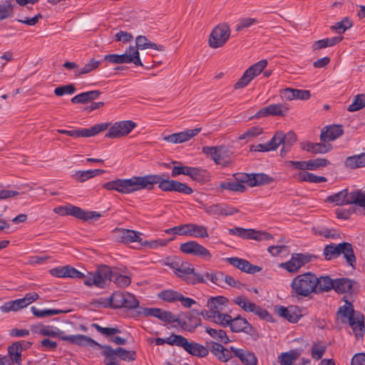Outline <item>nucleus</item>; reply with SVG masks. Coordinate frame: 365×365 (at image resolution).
<instances>
[{
    "label": "nucleus",
    "mask_w": 365,
    "mask_h": 365,
    "mask_svg": "<svg viewBox=\"0 0 365 365\" xmlns=\"http://www.w3.org/2000/svg\"><path fill=\"white\" fill-rule=\"evenodd\" d=\"M343 39V36H335L333 38H327L316 41L313 44L314 50H319L327 47L333 46L339 43Z\"/></svg>",
    "instance_id": "43"
},
{
    "label": "nucleus",
    "mask_w": 365,
    "mask_h": 365,
    "mask_svg": "<svg viewBox=\"0 0 365 365\" xmlns=\"http://www.w3.org/2000/svg\"><path fill=\"white\" fill-rule=\"evenodd\" d=\"M104 60L111 63L121 64L133 63L135 66H143V63L140 58L139 51L134 46L129 48L123 54H108L104 56Z\"/></svg>",
    "instance_id": "10"
},
{
    "label": "nucleus",
    "mask_w": 365,
    "mask_h": 365,
    "mask_svg": "<svg viewBox=\"0 0 365 365\" xmlns=\"http://www.w3.org/2000/svg\"><path fill=\"white\" fill-rule=\"evenodd\" d=\"M317 294L322 292H328L331 289H334V280L331 279L329 276L325 277H317Z\"/></svg>",
    "instance_id": "40"
},
{
    "label": "nucleus",
    "mask_w": 365,
    "mask_h": 365,
    "mask_svg": "<svg viewBox=\"0 0 365 365\" xmlns=\"http://www.w3.org/2000/svg\"><path fill=\"white\" fill-rule=\"evenodd\" d=\"M189 177L198 182H205L209 180V173L200 168H190Z\"/></svg>",
    "instance_id": "41"
},
{
    "label": "nucleus",
    "mask_w": 365,
    "mask_h": 365,
    "mask_svg": "<svg viewBox=\"0 0 365 365\" xmlns=\"http://www.w3.org/2000/svg\"><path fill=\"white\" fill-rule=\"evenodd\" d=\"M64 341L78 344L79 346H98L102 349L101 354L104 356V363L106 365H120L119 359L133 361L135 359L136 351L126 350L122 347L113 349L109 345H102L89 336L83 334L63 337Z\"/></svg>",
    "instance_id": "2"
},
{
    "label": "nucleus",
    "mask_w": 365,
    "mask_h": 365,
    "mask_svg": "<svg viewBox=\"0 0 365 365\" xmlns=\"http://www.w3.org/2000/svg\"><path fill=\"white\" fill-rule=\"evenodd\" d=\"M227 261L233 267L239 269L243 272L248 274H253L260 272L262 269L261 267L252 264L247 260L237 257H228L227 258Z\"/></svg>",
    "instance_id": "21"
},
{
    "label": "nucleus",
    "mask_w": 365,
    "mask_h": 365,
    "mask_svg": "<svg viewBox=\"0 0 365 365\" xmlns=\"http://www.w3.org/2000/svg\"><path fill=\"white\" fill-rule=\"evenodd\" d=\"M233 302L240 306L244 311L247 312H253L257 308V304L250 302L247 299L241 296L237 297L233 299Z\"/></svg>",
    "instance_id": "53"
},
{
    "label": "nucleus",
    "mask_w": 365,
    "mask_h": 365,
    "mask_svg": "<svg viewBox=\"0 0 365 365\" xmlns=\"http://www.w3.org/2000/svg\"><path fill=\"white\" fill-rule=\"evenodd\" d=\"M101 94V92L98 90L83 92L73 97L71 101L75 104L87 103L98 98Z\"/></svg>",
    "instance_id": "31"
},
{
    "label": "nucleus",
    "mask_w": 365,
    "mask_h": 365,
    "mask_svg": "<svg viewBox=\"0 0 365 365\" xmlns=\"http://www.w3.org/2000/svg\"><path fill=\"white\" fill-rule=\"evenodd\" d=\"M317 276L312 272H306L295 277L291 282V293L297 297H309L311 294H317Z\"/></svg>",
    "instance_id": "6"
},
{
    "label": "nucleus",
    "mask_w": 365,
    "mask_h": 365,
    "mask_svg": "<svg viewBox=\"0 0 365 365\" xmlns=\"http://www.w3.org/2000/svg\"><path fill=\"white\" fill-rule=\"evenodd\" d=\"M101 62L98 61H96L94 58H92L89 63L86 64L84 67L81 69H77L75 71V76H80L81 75L87 74L94 71L100 66Z\"/></svg>",
    "instance_id": "58"
},
{
    "label": "nucleus",
    "mask_w": 365,
    "mask_h": 365,
    "mask_svg": "<svg viewBox=\"0 0 365 365\" xmlns=\"http://www.w3.org/2000/svg\"><path fill=\"white\" fill-rule=\"evenodd\" d=\"M105 170L101 169L78 170L72 176L78 182H83L96 175L103 174Z\"/></svg>",
    "instance_id": "33"
},
{
    "label": "nucleus",
    "mask_w": 365,
    "mask_h": 365,
    "mask_svg": "<svg viewBox=\"0 0 365 365\" xmlns=\"http://www.w3.org/2000/svg\"><path fill=\"white\" fill-rule=\"evenodd\" d=\"M228 302V299L223 296L210 297L207 302V309L202 311L201 315L206 320L226 327L230 320V315L223 312L227 307Z\"/></svg>",
    "instance_id": "3"
},
{
    "label": "nucleus",
    "mask_w": 365,
    "mask_h": 365,
    "mask_svg": "<svg viewBox=\"0 0 365 365\" xmlns=\"http://www.w3.org/2000/svg\"><path fill=\"white\" fill-rule=\"evenodd\" d=\"M180 250L182 253L200 257L205 260H210L212 257L210 251L196 241H188L182 243L180 245Z\"/></svg>",
    "instance_id": "17"
},
{
    "label": "nucleus",
    "mask_w": 365,
    "mask_h": 365,
    "mask_svg": "<svg viewBox=\"0 0 365 365\" xmlns=\"http://www.w3.org/2000/svg\"><path fill=\"white\" fill-rule=\"evenodd\" d=\"M282 96L288 101L294 99L308 100L311 97L309 91L287 88L282 91Z\"/></svg>",
    "instance_id": "29"
},
{
    "label": "nucleus",
    "mask_w": 365,
    "mask_h": 365,
    "mask_svg": "<svg viewBox=\"0 0 365 365\" xmlns=\"http://www.w3.org/2000/svg\"><path fill=\"white\" fill-rule=\"evenodd\" d=\"M365 107V94L356 95L353 102L348 107V110L350 112L357 111Z\"/></svg>",
    "instance_id": "59"
},
{
    "label": "nucleus",
    "mask_w": 365,
    "mask_h": 365,
    "mask_svg": "<svg viewBox=\"0 0 365 365\" xmlns=\"http://www.w3.org/2000/svg\"><path fill=\"white\" fill-rule=\"evenodd\" d=\"M342 254L347 264L352 267L356 264V257L354 254L353 247L349 242H342L337 245L331 243L325 246L323 255L327 260L336 259Z\"/></svg>",
    "instance_id": "8"
},
{
    "label": "nucleus",
    "mask_w": 365,
    "mask_h": 365,
    "mask_svg": "<svg viewBox=\"0 0 365 365\" xmlns=\"http://www.w3.org/2000/svg\"><path fill=\"white\" fill-rule=\"evenodd\" d=\"M31 312L34 316L38 318H43L49 316L56 315L62 313H65L66 312L61 309H39L36 307H31Z\"/></svg>",
    "instance_id": "50"
},
{
    "label": "nucleus",
    "mask_w": 365,
    "mask_h": 365,
    "mask_svg": "<svg viewBox=\"0 0 365 365\" xmlns=\"http://www.w3.org/2000/svg\"><path fill=\"white\" fill-rule=\"evenodd\" d=\"M202 153L210 158L217 165L229 166L233 162L232 153L225 146H205Z\"/></svg>",
    "instance_id": "9"
},
{
    "label": "nucleus",
    "mask_w": 365,
    "mask_h": 365,
    "mask_svg": "<svg viewBox=\"0 0 365 365\" xmlns=\"http://www.w3.org/2000/svg\"><path fill=\"white\" fill-rule=\"evenodd\" d=\"M200 130L201 128L187 130L182 132L167 135L164 137V140L171 143H182L190 140L192 138L197 135Z\"/></svg>",
    "instance_id": "23"
},
{
    "label": "nucleus",
    "mask_w": 365,
    "mask_h": 365,
    "mask_svg": "<svg viewBox=\"0 0 365 365\" xmlns=\"http://www.w3.org/2000/svg\"><path fill=\"white\" fill-rule=\"evenodd\" d=\"M230 235H237L243 239L255 240L259 239L257 236V231L252 229H245L242 227H235L229 230Z\"/></svg>",
    "instance_id": "32"
},
{
    "label": "nucleus",
    "mask_w": 365,
    "mask_h": 365,
    "mask_svg": "<svg viewBox=\"0 0 365 365\" xmlns=\"http://www.w3.org/2000/svg\"><path fill=\"white\" fill-rule=\"evenodd\" d=\"M230 36V29L227 24H221L214 28L210 34L209 45L212 48L223 46Z\"/></svg>",
    "instance_id": "13"
},
{
    "label": "nucleus",
    "mask_w": 365,
    "mask_h": 365,
    "mask_svg": "<svg viewBox=\"0 0 365 365\" xmlns=\"http://www.w3.org/2000/svg\"><path fill=\"white\" fill-rule=\"evenodd\" d=\"M15 4L12 0H5L0 4V21L12 18L14 14Z\"/></svg>",
    "instance_id": "35"
},
{
    "label": "nucleus",
    "mask_w": 365,
    "mask_h": 365,
    "mask_svg": "<svg viewBox=\"0 0 365 365\" xmlns=\"http://www.w3.org/2000/svg\"><path fill=\"white\" fill-rule=\"evenodd\" d=\"M26 307L22 299H18L9 301L1 307V311L3 313H8L9 312H17Z\"/></svg>",
    "instance_id": "45"
},
{
    "label": "nucleus",
    "mask_w": 365,
    "mask_h": 365,
    "mask_svg": "<svg viewBox=\"0 0 365 365\" xmlns=\"http://www.w3.org/2000/svg\"><path fill=\"white\" fill-rule=\"evenodd\" d=\"M353 286V281L348 278H339L334 279V289L337 293L349 292Z\"/></svg>",
    "instance_id": "42"
},
{
    "label": "nucleus",
    "mask_w": 365,
    "mask_h": 365,
    "mask_svg": "<svg viewBox=\"0 0 365 365\" xmlns=\"http://www.w3.org/2000/svg\"><path fill=\"white\" fill-rule=\"evenodd\" d=\"M299 356L300 352L298 350H291L287 352L282 353L278 356V362L281 365H292Z\"/></svg>",
    "instance_id": "39"
},
{
    "label": "nucleus",
    "mask_w": 365,
    "mask_h": 365,
    "mask_svg": "<svg viewBox=\"0 0 365 365\" xmlns=\"http://www.w3.org/2000/svg\"><path fill=\"white\" fill-rule=\"evenodd\" d=\"M205 277L213 284L224 287L225 274L222 272H206Z\"/></svg>",
    "instance_id": "57"
},
{
    "label": "nucleus",
    "mask_w": 365,
    "mask_h": 365,
    "mask_svg": "<svg viewBox=\"0 0 365 365\" xmlns=\"http://www.w3.org/2000/svg\"><path fill=\"white\" fill-rule=\"evenodd\" d=\"M236 357L245 365H257V360L255 355L247 350L236 351Z\"/></svg>",
    "instance_id": "44"
},
{
    "label": "nucleus",
    "mask_w": 365,
    "mask_h": 365,
    "mask_svg": "<svg viewBox=\"0 0 365 365\" xmlns=\"http://www.w3.org/2000/svg\"><path fill=\"white\" fill-rule=\"evenodd\" d=\"M113 277V273L110 267L101 264L94 272H88L87 274H85L83 283L88 287L103 289L109 286Z\"/></svg>",
    "instance_id": "7"
},
{
    "label": "nucleus",
    "mask_w": 365,
    "mask_h": 365,
    "mask_svg": "<svg viewBox=\"0 0 365 365\" xmlns=\"http://www.w3.org/2000/svg\"><path fill=\"white\" fill-rule=\"evenodd\" d=\"M343 133L344 130L341 125H332L322 131L320 140L323 143L332 141L341 136Z\"/></svg>",
    "instance_id": "28"
},
{
    "label": "nucleus",
    "mask_w": 365,
    "mask_h": 365,
    "mask_svg": "<svg viewBox=\"0 0 365 365\" xmlns=\"http://www.w3.org/2000/svg\"><path fill=\"white\" fill-rule=\"evenodd\" d=\"M207 347L220 361L226 362L232 358V354L229 349L225 348L220 343L215 341L207 342Z\"/></svg>",
    "instance_id": "25"
},
{
    "label": "nucleus",
    "mask_w": 365,
    "mask_h": 365,
    "mask_svg": "<svg viewBox=\"0 0 365 365\" xmlns=\"http://www.w3.org/2000/svg\"><path fill=\"white\" fill-rule=\"evenodd\" d=\"M172 163L178 164L172 169L171 176L175 178L179 175H185L189 176V173L191 167L183 165L180 162L173 161Z\"/></svg>",
    "instance_id": "62"
},
{
    "label": "nucleus",
    "mask_w": 365,
    "mask_h": 365,
    "mask_svg": "<svg viewBox=\"0 0 365 365\" xmlns=\"http://www.w3.org/2000/svg\"><path fill=\"white\" fill-rule=\"evenodd\" d=\"M277 314L292 323H296L300 318L299 310L296 307H284L283 306H275Z\"/></svg>",
    "instance_id": "27"
},
{
    "label": "nucleus",
    "mask_w": 365,
    "mask_h": 365,
    "mask_svg": "<svg viewBox=\"0 0 365 365\" xmlns=\"http://www.w3.org/2000/svg\"><path fill=\"white\" fill-rule=\"evenodd\" d=\"M327 351V346L324 342H314L311 349V356L315 360H319L322 358Z\"/></svg>",
    "instance_id": "54"
},
{
    "label": "nucleus",
    "mask_w": 365,
    "mask_h": 365,
    "mask_svg": "<svg viewBox=\"0 0 365 365\" xmlns=\"http://www.w3.org/2000/svg\"><path fill=\"white\" fill-rule=\"evenodd\" d=\"M181 347L189 354L200 358L205 357L209 354V349L207 346L197 342L188 341L185 337Z\"/></svg>",
    "instance_id": "22"
},
{
    "label": "nucleus",
    "mask_w": 365,
    "mask_h": 365,
    "mask_svg": "<svg viewBox=\"0 0 365 365\" xmlns=\"http://www.w3.org/2000/svg\"><path fill=\"white\" fill-rule=\"evenodd\" d=\"M136 46H134L138 49L143 50L145 48H152L158 51H163V46H158L155 43H153L150 41L145 36H138L135 39Z\"/></svg>",
    "instance_id": "37"
},
{
    "label": "nucleus",
    "mask_w": 365,
    "mask_h": 365,
    "mask_svg": "<svg viewBox=\"0 0 365 365\" xmlns=\"http://www.w3.org/2000/svg\"><path fill=\"white\" fill-rule=\"evenodd\" d=\"M327 202L334 203L336 205L354 204L359 207L354 209L353 212L357 214L365 215V193L359 190L349 192L344 189L337 193L328 196Z\"/></svg>",
    "instance_id": "5"
},
{
    "label": "nucleus",
    "mask_w": 365,
    "mask_h": 365,
    "mask_svg": "<svg viewBox=\"0 0 365 365\" xmlns=\"http://www.w3.org/2000/svg\"><path fill=\"white\" fill-rule=\"evenodd\" d=\"M110 304L113 308L125 307L133 309L138 307L139 302L133 294L115 292L110 297Z\"/></svg>",
    "instance_id": "12"
},
{
    "label": "nucleus",
    "mask_w": 365,
    "mask_h": 365,
    "mask_svg": "<svg viewBox=\"0 0 365 365\" xmlns=\"http://www.w3.org/2000/svg\"><path fill=\"white\" fill-rule=\"evenodd\" d=\"M136 123L132 120L115 122L108 129L106 137L108 138H120L128 135L136 127Z\"/></svg>",
    "instance_id": "16"
},
{
    "label": "nucleus",
    "mask_w": 365,
    "mask_h": 365,
    "mask_svg": "<svg viewBox=\"0 0 365 365\" xmlns=\"http://www.w3.org/2000/svg\"><path fill=\"white\" fill-rule=\"evenodd\" d=\"M297 139V135L293 131L284 133L282 131L278 130L273 135V141L276 143V148L277 149L280 145H282L280 150L282 156L289 151L296 143Z\"/></svg>",
    "instance_id": "18"
},
{
    "label": "nucleus",
    "mask_w": 365,
    "mask_h": 365,
    "mask_svg": "<svg viewBox=\"0 0 365 365\" xmlns=\"http://www.w3.org/2000/svg\"><path fill=\"white\" fill-rule=\"evenodd\" d=\"M155 184H158V187L165 192H177L185 195H191L193 192V190L187 184L175 180H165L163 175H160L116 179L106 182L103 187L107 190H115L122 194H130L142 189L152 190Z\"/></svg>",
    "instance_id": "1"
},
{
    "label": "nucleus",
    "mask_w": 365,
    "mask_h": 365,
    "mask_svg": "<svg viewBox=\"0 0 365 365\" xmlns=\"http://www.w3.org/2000/svg\"><path fill=\"white\" fill-rule=\"evenodd\" d=\"M300 181L309 182L314 183H320L327 181V178L323 176H317L308 172H301L299 174Z\"/></svg>",
    "instance_id": "55"
},
{
    "label": "nucleus",
    "mask_w": 365,
    "mask_h": 365,
    "mask_svg": "<svg viewBox=\"0 0 365 365\" xmlns=\"http://www.w3.org/2000/svg\"><path fill=\"white\" fill-rule=\"evenodd\" d=\"M345 166L351 169H356L365 166V153L359 155L348 157L345 162Z\"/></svg>",
    "instance_id": "38"
},
{
    "label": "nucleus",
    "mask_w": 365,
    "mask_h": 365,
    "mask_svg": "<svg viewBox=\"0 0 365 365\" xmlns=\"http://www.w3.org/2000/svg\"><path fill=\"white\" fill-rule=\"evenodd\" d=\"M263 132V130L262 128L259 126H255L250 128L247 129L245 133H243L241 135H240L239 139L240 140H250L254 138H256L257 136L262 134Z\"/></svg>",
    "instance_id": "61"
},
{
    "label": "nucleus",
    "mask_w": 365,
    "mask_h": 365,
    "mask_svg": "<svg viewBox=\"0 0 365 365\" xmlns=\"http://www.w3.org/2000/svg\"><path fill=\"white\" fill-rule=\"evenodd\" d=\"M183 280L190 284L206 282V280L202 274L195 272L194 268L192 269V272H190V273L187 274Z\"/></svg>",
    "instance_id": "63"
},
{
    "label": "nucleus",
    "mask_w": 365,
    "mask_h": 365,
    "mask_svg": "<svg viewBox=\"0 0 365 365\" xmlns=\"http://www.w3.org/2000/svg\"><path fill=\"white\" fill-rule=\"evenodd\" d=\"M187 236L205 238L209 236L206 227L193 223L187 224Z\"/></svg>",
    "instance_id": "34"
},
{
    "label": "nucleus",
    "mask_w": 365,
    "mask_h": 365,
    "mask_svg": "<svg viewBox=\"0 0 365 365\" xmlns=\"http://www.w3.org/2000/svg\"><path fill=\"white\" fill-rule=\"evenodd\" d=\"M31 331L34 333L41 336L51 337L59 336L62 340H64L63 337L66 336V335H63V331L53 326H46L43 324L34 325L31 327ZM71 336V335H69L68 336Z\"/></svg>",
    "instance_id": "24"
},
{
    "label": "nucleus",
    "mask_w": 365,
    "mask_h": 365,
    "mask_svg": "<svg viewBox=\"0 0 365 365\" xmlns=\"http://www.w3.org/2000/svg\"><path fill=\"white\" fill-rule=\"evenodd\" d=\"M220 188L237 192H244L247 190L243 184L238 183L236 180L221 182Z\"/></svg>",
    "instance_id": "49"
},
{
    "label": "nucleus",
    "mask_w": 365,
    "mask_h": 365,
    "mask_svg": "<svg viewBox=\"0 0 365 365\" xmlns=\"http://www.w3.org/2000/svg\"><path fill=\"white\" fill-rule=\"evenodd\" d=\"M336 321L348 324L356 337H362L365 332L364 317L361 312H355L351 303L340 307L336 313Z\"/></svg>",
    "instance_id": "4"
},
{
    "label": "nucleus",
    "mask_w": 365,
    "mask_h": 365,
    "mask_svg": "<svg viewBox=\"0 0 365 365\" xmlns=\"http://www.w3.org/2000/svg\"><path fill=\"white\" fill-rule=\"evenodd\" d=\"M276 143L273 141V137L272 139L264 144L252 145L250 146V152H269L276 150Z\"/></svg>",
    "instance_id": "52"
},
{
    "label": "nucleus",
    "mask_w": 365,
    "mask_h": 365,
    "mask_svg": "<svg viewBox=\"0 0 365 365\" xmlns=\"http://www.w3.org/2000/svg\"><path fill=\"white\" fill-rule=\"evenodd\" d=\"M227 327H230V329L233 332H248L247 331V328H252L249 322L245 319L240 316L232 318L230 316V320L228 324L226 325Z\"/></svg>",
    "instance_id": "30"
},
{
    "label": "nucleus",
    "mask_w": 365,
    "mask_h": 365,
    "mask_svg": "<svg viewBox=\"0 0 365 365\" xmlns=\"http://www.w3.org/2000/svg\"><path fill=\"white\" fill-rule=\"evenodd\" d=\"M109 126V123H103L94 125L93 126L89 128H82L77 130H62L58 129L57 132L61 134H65L68 136L76 137V138H89L97 135L98 133L106 130Z\"/></svg>",
    "instance_id": "15"
},
{
    "label": "nucleus",
    "mask_w": 365,
    "mask_h": 365,
    "mask_svg": "<svg viewBox=\"0 0 365 365\" xmlns=\"http://www.w3.org/2000/svg\"><path fill=\"white\" fill-rule=\"evenodd\" d=\"M250 187L268 185L273 182V179L264 173L251 174Z\"/></svg>",
    "instance_id": "48"
},
{
    "label": "nucleus",
    "mask_w": 365,
    "mask_h": 365,
    "mask_svg": "<svg viewBox=\"0 0 365 365\" xmlns=\"http://www.w3.org/2000/svg\"><path fill=\"white\" fill-rule=\"evenodd\" d=\"M181 294L173 289L163 290L158 294L159 298L167 302H174L179 301Z\"/></svg>",
    "instance_id": "56"
},
{
    "label": "nucleus",
    "mask_w": 365,
    "mask_h": 365,
    "mask_svg": "<svg viewBox=\"0 0 365 365\" xmlns=\"http://www.w3.org/2000/svg\"><path fill=\"white\" fill-rule=\"evenodd\" d=\"M267 66V60H261L250 66L242 77L235 83L234 89L243 88L257 76H258Z\"/></svg>",
    "instance_id": "11"
},
{
    "label": "nucleus",
    "mask_w": 365,
    "mask_h": 365,
    "mask_svg": "<svg viewBox=\"0 0 365 365\" xmlns=\"http://www.w3.org/2000/svg\"><path fill=\"white\" fill-rule=\"evenodd\" d=\"M115 240L124 244L134 242H141V233L133 230L115 228L113 230Z\"/></svg>",
    "instance_id": "20"
},
{
    "label": "nucleus",
    "mask_w": 365,
    "mask_h": 365,
    "mask_svg": "<svg viewBox=\"0 0 365 365\" xmlns=\"http://www.w3.org/2000/svg\"><path fill=\"white\" fill-rule=\"evenodd\" d=\"M69 215L79 220L87 221L89 220H98L101 214L96 211H85L79 207L69 204Z\"/></svg>",
    "instance_id": "26"
},
{
    "label": "nucleus",
    "mask_w": 365,
    "mask_h": 365,
    "mask_svg": "<svg viewBox=\"0 0 365 365\" xmlns=\"http://www.w3.org/2000/svg\"><path fill=\"white\" fill-rule=\"evenodd\" d=\"M353 26L351 21L348 18H344L341 21L337 22L335 25L331 26V29L336 31L338 34H343L348 29Z\"/></svg>",
    "instance_id": "60"
},
{
    "label": "nucleus",
    "mask_w": 365,
    "mask_h": 365,
    "mask_svg": "<svg viewBox=\"0 0 365 365\" xmlns=\"http://www.w3.org/2000/svg\"><path fill=\"white\" fill-rule=\"evenodd\" d=\"M205 331L211 337L217 340L219 342L222 344H227L230 341L228 336L226 334V332L222 329H217L210 327H205Z\"/></svg>",
    "instance_id": "47"
},
{
    "label": "nucleus",
    "mask_w": 365,
    "mask_h": 365,
    "mask_svg": "<svg viewBox=\"0 0 365 365\" xmlns=\"http://www.w3.org/2000/svg\"><path fill=\"white\" fill-rule=\"evenodd\" d=\"M289 108L282 103L271 104L267 106L266 110L268 111L269 115L284 116L288 111Z\"/></svg>",
    "instance_id": "51"
},
{
    "label": "nucleus",
    "mask_w": 365,
    "mask_h": 365,
    "mask_svg": "<svg viewBox=\"0 0 365 365\" xmlns=\"http://www.w3.org/2000/svg\"><path fill=\"white\" fill-rule=\"evenodd\" d=\"M313 258L315 257L310 254L293 253L291 259L279 264V267L290 273H296L302 267L310 262Z\"/></svg>",
    "instance_id": "14"
},
{
    "label": "nucleus",
    "mask_w": 365,
    "mask_h": 365,
    "mask_svg": "<svg viewBox=\"0 0 365 365\" xmlns=\"http://www.w3.org/2000/svg\"><path fill=\"white\" fill-rule=\"evenodd\" d=\"M138 314L143 317L152 316L164 322H177L178 317L169 311H165L159 308H139Z\"/></svg>",
    "instance_id": "19"
},
{
    "label": "nucleus",
    "mask_w": 365,
    "mask_h": 365,
    "mask_svg": "<svg viewBox=\"0 0 365 365\" xmlns=\"http://www.w3.org/2000/svg\"><path fill=\"white\" fill-rule=\"evenodd\" d=\"M200 319L199 318L189 316H187L185 319H180L178 318V322H177L183 330L189 332H192L200 325Z\"/></svg>",
    "instance_id": "36"
},
{
    "label": "nucleus",
    "mask_w": 365,
    "mask_h": 365,
    "mask_svg": "<svg viewBox=\"0 0 365 365\" xmlns=\"http://www.w3.org/2000/svg\"><path fill=\"white\" fill-rule=\"evenodd\" d=\"M18 346L20 344L13 343L8 347V354L9 359L11 360V363H16L19 365L21 364V348H19Z\"/></svg>",
    "instance_id": "46"
},
{
    "label": "nucleus",
    "mask_w": 365,
    "mask_h": 365,
    "mask_svg": "<svg viewBox=\"0 0 365 365\" xmlns=\"http://www.w3.org/2000/svg\"><path fill=\"white\" fill-rule=\"evenodd\" d=\"M330 162L326 158H316L308 160V170H315L319 168L326 167Z\"/></svg>",
    "instance_id": "64"
}]
</instances>
